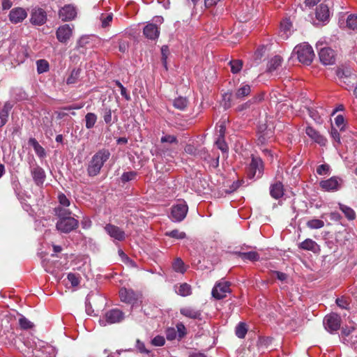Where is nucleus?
<instances>
[{"label":"nucleus","mask_w":357,"mask_h":357,"mask_svg":"<svg viewBox=\"0 0 357 357\" xmlns=\"http://www.w3.org/2000/svg\"><path fill=\"white\" fill-rule=\"evenodd\" d=\"M316 18L320 22H326L330 15L329 8L327 5L321 3L316 9Z\"/></svg>","instance_id":"obj_23"},{"label":"nucleus","mask_w":357,"mask_h":357,"mask_svg":"<svg viewBox=\"0 0 357 357\" xmlns=\"http://www.w3.org/2000/svg\"><path fill=\"white\" fill-rule=\"evenodd\" d=\"M317 173L319 175H326L330 174V166L327 164H323L318 166Z\"/></svg>","instance_id":"obj_46"},{"label":"nucleus","mask_w":357,"mask_h":357,"mask_svg":"<svg viewBox=\"0 0 357 357\" xmlns=\"http://www.w3.org/2000/svg\"><path fill=\"white\" fill-rule=\"evenodd\" d=\"M112 18H113L112 13H109V14H106V15L102 14L101 17H100L102 26L105 28V27H107V26H109V23L112 20Z\"/></svg>","instance_id":"obj_45"},{"label":"nucleus","mask_w":357,"mask_h":357,"mask_svg":"<svg viewBox=\"0 0 357 357\" xmlns=\"http://www.w3.org/2000/svg\"><path fill=\"white\" fill-rule=\"evenodd\" d=\"M61 251V247H42V249L38 252V255L43 259V261H49L50 257H54L55 254Z\"/></svg>","instance_id":"obj_20"},{"label":"nucleus","mask_w":357,"mask_h":357,"mask_svg":"<svg viewBox=\"0 0 357 357\" xmlns=\"http://www.w3.org/2000/svg\"><path fill=\"white\" fill-rule=\"evenodd\" d=\"M336 75L342 86L355 89L357 86V74L352 73L349 68H338Z\"/></svg>","instance_id":"obj_3"},{"label":"nucleus","mask_w":357,"mask_h":357,"mask_svg":"<svg viewBox=\"0 0 357 357\" xmlns=\"http://www.w3.org/2000/svg\"><path fill=\"white\" fill-rule=\"evenodd\" d=\"M75 268L79 271H86L90 267V259L86 255L76 257L73 261Z\"/></svg>","instance_id":"obj_22"},{"label":"nucleus","mask_w":357,"mask_h":357,"mask_svg":"<svg viewBox=\"0 0 357 357\" xmlns=\"http://www.w3.org/2000/svg\"><path fill=\"white\" fill-rule=\"evenodd\" d=\"M320 61L324 65H332L335 63L334 51L329 47L321 48L319 52Z\"/></svg>","instance_id":"obj_16"},{"label":"nucleus","mask_w":357,"mask_h":357,"mask_svg":"<svg viewBox=\"0 0 357 357\" xmlns=\"http://www.w3.org/2000/svg\"><path fill=\"white\" fill-rule=\"evenodd\" d=\"M339 208L348 220H352L356 218L355 211L349 206L340 203Z\"/></svg>","instance_id":"obj_31"},{"label":"nucleus","mask_w":357,"mask_h":357,"mask_svg":"<svg viewBox=\"0 0 357 357\" xmlns=\"http://www.w3.org/2000/svg\"><path fill=\"white\" fill-rule=\"evenodd\" d=\"M119 48L121 52H125L128 48V43L124 40L120 41Z\"/></svg>","instance_id":"obj_64"},{"label":"nucleus","mask_w":357,"mask_h":357,"mask_svg":"<svg viewBox=\"0 0 357 357\" xmlns=\"http://www.w3.org/2000/svg\"><path fill=\"white\" fill-rule=\"evenodd\" d=\"M342 180L337 176H332L328 179L320 181L319 185L324 191H337L340 189Z\"/></svg>","instance_id":"obj_11"},{"label":"nucleus","mask_w":357,"mask_h":357,"mask_svg":"<svg viewBox=\"0 0 357 357\" xmlns=\"http://www.w3.org/2000/svg\"><path fill=\"white\" fill-rule=\"evenodd\" d=\"M344 119L342 115H337L335 119V125L342 130L344 128Z\"/></svg>","instance_id":"obj_60"},{"label":"nucleus","mask_w":357,"mask_h":357,"mask_svg":"<svg viewBox=\"0 0 357 357\" xmlns=\"http://www.w3.org/2000/svg\"><path fill=\"white\" fill-rule=\"evenodd\" d=\"M165 343V340L163 336L157 335L152 340L151 344L155 347L163 346Z\"/></svg>","instance_id":"obj_48"},{"label":"nucleus","mask_w":357,"mask_h":357,"mask_svg":"<svg viewBox=\"0 0 357 357\" xmlns=\"http://www.w3.org/2000/svg\"><path fill=\"white\" fill-rule=\"evenodd\" d=\"M282 59L280 56H275L272 58L268 63V70L269 72H273L278 69V68L281 65Z\"/></svg>","instance_id":"obj_30"},{"label":"nucleus","mask_w":357,"mask_h":357,"mask_svg":"<svg viewBox=\"0 0 357 357\" xmlns=\"http://www.w3.org/2000/svg\"><path fill=\"white\" fill-rule=\"evenodd\" d=\"M251 92V88L249 84H242L236 91L234 95L231 96L232 102L237 100H242L244 98L250 95ZM234 104V102H233Z\"/></svg>","instance_id":"obj_18"},{"label":"nucleus","mask_w":357,"mask_h":357,"mask_svg":"<svg viewBox=\"0 0 357 357\" xmlns=\"http://www.w3.org/2000/svg\"><path fill=\"white\" fill-rule=\"evenodd\" d=\"M270 194L275 199L282 197L284 195L283 185L280 182H276L270 187Z\"/></svg>","instance_id":"obj_27"},{"label":"nucleus","mask_w":357,"mask_h":357,"mask_svg":"<svg viewBox=\"0 0 357 357\" xmlns=\"http://www.w3.org/2000/svg\"><path fill=\"white\" fill-rule=\"evenodd\" d=\"M336 304L342 309H347L349 307L348 301L342 297L336 299Z\"/></svg>","instance_id":"obj_56"},{"label":"nucleus","mask_w":357,"mask_h":357,"mask_svg":"<svg viewBox=\"0 0 357 357\" xmlns=\"http://www.w3.org/2000/svg\"><path fill=\"white\" fill-rule=\"evenodd\" d=\"M188 207L185 202H180L172 208V218L175 222L182 221L186 216Z\"/></svg>","instance_id":"obj_12"},{"label":"nucleus","mask_w":357,"mask_h":357,"mask_svg":"<svg viewBox=\"0 0 357 357\" xmlns=\"http://www.w3.org/2000/svg\"><path fill=\"white\" fill-rule=\"evenodd\" d=\"M162 143H177L176 137L174 135H166L161 137Z\"/></svg>","instance_id":"obj_52"},{"label":"nucleus","mask_w":357,"mask_h":357,"mask_svg":"<svg viewBox=\"0 0 357 357\" xmlns=\"http://www.w3.org/2000/svg\"><path fill=\"white\" fill-rule=\"evenodd\" d=\"M77 15V9L73 4H66L61 7L58 12L59 17L63 22L75 20Z\"/></svg>","instance_id":"obj_6"},{"label":"nucleus","mask_w":357,"mask_h":357,"mask_svg":"<svg viewBox=\"0 0 357 357\" xmlns=\"http://www.w3.org/2000/svg\"><path fill=\"white\" fill-rule=\"evenodd\" d=\"M293 54L296 55L299 62L305 65H310L314 57L312 47L305 43L296 45L294 49Z\"/></svg>","instance_id":"obj_2"},{"label":"nucleus","mask_w":357,"mask_h":357,"mask_svg":"<svg viewBox=\"0 0 357 357\" xmlns=\"http://www.w3.org/2000/svg\"><path fill=\"white\" fill-rule=\"evenodd\" d=\"M97 121V116L94 113H87L85 116L86 128H92Z\"/></svg>","instance_id":"obj_35"},{"label":"nucleus","mask_w":357,"mask_h":357,"mask_svg":"<svg viewBox=\"0 0 357 357\" xmlns=\"http://www.w3.org/2000/svg\"><path fill=\"white\" fill-rule=\"evenodd\" d=\"M19 324L21 328L24 330L31 329L34 326L31 321L22 315L19 319Z\"/></svg>","instance_id":"obj_39"},{"label":"nucleus","mask_w":357,"mask_h":357,"mask_svg":"<svg viewBox=\"0 0 357 357\" xmlns=\"http://www.w3.org/2000/svg\"><path fill=\"white\" fill-rule=\"evenodd\" d=\"M136 176V173L134 172H128L123 173L121 176V181L123 182H128L129 181L133 180Z\"/></svg>","instance_id":"obj_51"},{"label":"nucleus","mask_w":357,"mask_h":357,"mask_svg":"<svg viewBox=\"0 0 357 357\" xmlns=\"http://www.w3.org/2000/svg\"><path fill=\"white\" fill-rule=\"evenodd\" d=\"M231 70L233 73H238L242 68L243 63L241 60H233L229 62Z\"/></svg>","instance_id":"obj_43"},{"label":"nucleus","mask_w":357,"mask_h":357,"mask_svg":"<svg viewBox=\"0 0 357 357\" xmlns=\"http://www.w3.org/2000/svg\"><path fill=\"white\" fill-rule=\"evenodd\" d=\"M187 105L188 100L183 97H178L174 100V106L181 110H183Z\"/></svg>","instance_id":"obj_41"},{"label":"nucleus","mask_w":357,"mask_h":357,"mask_svg":"<svg viewBox=\"0 0 357 357\" xmlns=\"http://www.w3.org/2000/svg\"><path fill=\"white\" fill-rule=\"evenodd\" d=\"M237 255L242 258L243 259H248L250 261H257L259 259V257L257 252L255 251L248 252H238Z\"/></svg>","instance_id":"obj_34"},{"label":"nucleus","mask_w":357,"mask_h":357,"mask_svg":"<svg viewBox=\"0 0 357 357\" xmlns=\"http://www.w3.org/2000/svg\"><path fill=\"white\" fill-rule=\"evenodd\" d=\"M305 133L311 139L320 146H325L326 144L327 139L312 127L307 126L305 129Z\"/></svg>","instance_id":"obj_19"},{"label":"nucleus","mask_w":357,"mask_h":357,"mask_svg":"<svg viewBox=\"0 0 357 357\" xmlns=\"http://www.w3.org/2000/svg\"><path fill=\"white\" fill-rule=\"evenodd\" d=\"M176 292L181 296H188L192 294L191 286L188 283H182L176 286Z\"/></svg>","instance_id":"obj_29"},{"label":"nucleus","mask_w":357,"mask_h":357,"mask_svg":"<svg viewBox=\"0 0 357 357\" xmlns=\"http://www.w3.org/2000/svg\"><path fill=\"white\" fill-rule=\"evenodd\" d=\"M41 352L43 354L40 357H55L56 354L55 348L49 344L43 346Z\"/></svg>","instance_id":"obj_32"},{"label":"nucleus","mask_w":357,"mask_h":357,"mask_svg":"<svg viewBox=\"0 0 357 357\" xmlns=\"http://www.w3.org/2000/svg\"><path fill=\"white\" fill-rule=\"evenodd\" d=\"M246 325L244 323H239L236 328V335L239 338L245 337L247 333Z\"/></svg>","instance_id":"obj_42"},{"label":"nucleus","mask_w":357,"mask_h":357,"mask_svg":"<svg viewBox=\"0 0 357 357\" xmlns=\"http://www.w3.org/2000/svg\"><path fill=\"white\" fill-rule=\"evenodd\" d=\"M173 269L178 273H184L185 271V268L183 261L180 258H177L173 262L172 264Z\"/></svg>","instance_id":"obj_36"},{"label":"nucleus","mask_w":357,"mask_h":357,"mask_svg":"<svg viewBox=\"0 0 357 357\" xmlns=\"http://www.w3.org/2000/svg\"><path fill=\"white\" fill-rule=\"evenodd\" d=\"M215 144L222 152H227L228 150L227 145L224 141V138L218 137L215 141Z\"/></svg>","instance_id":"obj_50"},{"label":"nucleus","mask_w":357,"mask_h":357,"mask_svg":"<svg viewBox=\"0 0 357 357\" xmlns=\"http://www.w3.org/2000/svg\"><path fill=\"white\" fill-rule=\"evenodd\" d=\"M105 230L110 236V237L116 240L123 241L126 238L125 232L121 229L114 225H106L105 227Z\"/></svg>","instance_id":"obj_17"},{"label":"nucleus","mask_w":357,"mask_h":357,"mask_svg":"<svg viewBox=\"0 0 357 357\" xmlns=\"http://www.w3.org/2000/svg\"><path fill=\"white\" fill-rule=\"evenodd\" d=\"M30 22L34 26H42L47 22L46 11L41 8H33L30 13Z\"/></svg>","instance_id":"obj_5"},{"label":"nucleus","mask_w":357,"mask_h":357,"mask_svg":"<svg viewBox=\"0 0 357 357\" xmlns=\"http://www.w3.org/2000/svg\"><path fill=\"white\" fill-rule=\"evenodd\" d=\"M291 22L288 19H284L280 22L279 36L282 39L286 40L291 34Z\"/></svg>","instance_id":"obj_21"},{"label":"nucleus","mask_w":357,"mask_h":357,"mask_svg":"<svg viewBox=\"0 0 357 357\" xmlns=\"http://www.w3.org/2000/svg\"><path fill=\"white\" fill-rule=\"evenodd\" d=\"M31 175L33 181L37 185H41L43 183L45 174V172L41 167L36 166V167L33 168V169H31Z\"/></svg>","instance_id":"obj_26"},{"label":"nucleus","mask_w":357,"mask_h":357,"mask_svg":"<svg viewBox=\"0 0 357 357\" xmlns=\"http://www.w3.org/2000/svg\"><path fill=\"white\" fill-rule=\"evenodd\" d=\"M162 52V59L163 61V64L165 67L167 68V52H168V47L167 46H162L161 48Z\"/></svg>","instance_id":"obj_61"},{"label":"nucleus","mask_w":357,"mask_h":357,"mask_svg":"<svg viewBox=\"0 0 357 357\" xmlns=\"http://www.w3.org/2000/svg\"><path fill=\"white\" fill-rule=\"evenodd\" d=\"M80 74V70L79 69H74L72 70L70 76L68 77L66 80V83L68 84H73L77 82V81L79 79Z\"/></svg>","instance_id":"obj_40"},{"label":"nucleus","mask_w":357,"mask_h":357,"mask_svg":"<svg viewBox=\"0 0 357 357\" xmlns=\"http://www.w3.org/2000/svg\"><path fill=\"white\" fill-rule=\"evenodd\" d=\"M78 221L72 217H67L66 218L60 219L56 223V228L58 230L68 233L77 227Z\"/></svg>","instance_id":"obj_13"},{"label":"nucleus","mask_w":357,"mask_h":357,"mask_svg":"<svg viewBox=\"0 0 357 357\" xmlns=\"http://www.w3.org/2000/svg\"><path fill=\"white\" fill-rule=\"evenodd\" d=\"M55 213L59 217L60 219L70 217V215L71 214V212L68 209H65L61 207L56 208Z\"/></svg>","instance_id":"obj_44"},{"label":"nucleus","mask_w":357,"mask_h":357,"mask_svg":"<svg viewBox=\"0 0 357 357\" xmlns=\"http://www.w3.org/2000/svg\"><path fill=\"white\" fill-rule=\"evenodd\" d=\"M229 292V284L228 282H220L215 284L212 289V296L216 299H222L227 296Z\"/></svg>","instance_id":"obj_14"},{"label":"nucleus","mask_w":357,"mask_h":357,"mask_svg":"<svg viewBox=\"0 0 357 357\" xmlns=\"http://www.w3.org/2000/svg\"><path fill=\"white\" fill-rule=\"evenodd\" d=\"M182 315L193 319H201V312L191 307H184L180 309Z\"/></svg>","instance_id":"obj_25"},{"label":"nucleus","mask_w":357,"mask_h":357,"mask_svg":"<svg viewBox=\"0 0 357 357\" xmlns=\"http://www.w3.org/2000/svg\"><path fill=\"white\" fill-rule=\"evenodd\" d=\"M121 301L123 303L134 305L142 302V294L139 291H134L131 289L121 288L119 291Z\"/></svg>","instance_id":"obj_4"},{"label":"nucleus","mask_w":357,"mask_h":357,"mask_svg":"<svg viewBox=\"0 0 357 357\" xmlns=\"http://www.w3.org/2000/svg\"><path fill=\"white\" fill-rule=\"evenodd\" d=\"M110 155L109 151L105 149H102L96 153L88 165V174L90 176H95L98 175L104 163L109 158Z\"/></svg>","instance_id":"obj_1"},{"label":"nucleus","mask_w":357,"mask_h":357,"mask_svg":"<svg viewBox=\"0 0 357 357\" xmlns=\"http://www.w3.org/2000/svg\"><path fill=\"white\" fill-rule=\"evenodd\" d=\"M37 71L39 74L47 72L49 70V63L46 60L40 59L36 62Z\"/></svg>","instance_id":"obj_38"},{"label":"nucleus","mask_w":357,"mask_h":357,"mask_svg":"<svg viewBox=\"0 0 357 357\" xmlns=\"http://www.w3.org/2000/svg\"><path fill=\"white\" fill-rule=\"evenodd\" d=\"M13 6L11 0H1V7L3 10H9Z\"/></svg>","instance_id":"obj_62"},{"label":"nucleus","mask_w":357,"mask_h":357,"mask_svg":"<svg viewBox=\"0 0 357 357\" xmlns=\"http://www.w3.org/2000/svg\"><path fill=\"white\" fill-rule=\"evenodd\" d=\"M306 226L311 229H318L324 227V222L319 219H311L306 222Z\"/></svg>","instance_id":"obj_33"},{"label":"nucleus","mask_w":357,"mask_h":357,"mask_svg":"<svg viewBox=\"0 0 357 357\" xmlns=\"http://www.w3.org/2000/svg\"><path fill=\"white\" fill-rule=\"evenodd\" d=\"M176 333H178V338L181 339L186 333V329L185 326L182 323H179L176 325Z\"/></svg>","instance_id":"obj_53"},{"label":"nucleus","mask_w":357,"mask_h":357,"mask_svg":"<svg viewBox=\"0 0 357 357\" xmlns=\"http://www.w3.org/2000/svg\"><path fill=\"white\" fill-rule=\"evenodd\" d=\"M331 135L335 141H336L337 143H340V133L338 132V131L336 129L332 128Z\"/></svg>","instance_id":"obj_63"},{"label":"nucleus","mask_w":357,"mask_h":357,"mask_svg":"<svg viewBox=\"0 0 357 357\" xmlns=\"http://www.w3.org/2000/svg\"><path fill=\"white\" fill-rule=\"evenodd\" d=\"M58 199L61 205L63 206H70V201L64 194H59Z\"/></svg>","instance_id":"obj_57"},{"label":"nucleus","mask_w":357,"mask_h":357,"mask_svg":"<svg viewBox=\"0 0 357 357\" xmlns=\"http://www.w3.org/2000/svg\"><path fill=\"white\" fill-rule=\"evenodd\" d=\"M74 26L65 24L59 26L56 31L57 40L61 43H66L72 37Z\"/></svg>","instance_id":"obj_9"},{"label":"nucleus","mask_w":357,"mask_h":357,"mask_svg":"<svg viewBox=\"0 0 357 357\" xmlns=\"http://www.w3.org/2000/svg\"><path fill=\"white\" fill-rule=\"evenodd\" d=\"M67 278L73 287H77L79 283V278L75 273H68Z\"/></svg>","instance_id":"obj_49"},{"label":"nucleus","mask_w":357,"mask_h":357,"mask_svg":"<svg viewBox=\"0 0 357 357\" xmlns=\"http://www.w3.org/2000/svg\"><path fill=\"white\" fill-rule=\"evenodd\" d=\"M27 17L26 10L21 7L13 8L8 15L9 20L13 24L22 22Z\"/></svg>","instance_id":"obj_15"},{"label":"nucleus","mask_w":357,"mask_h":357,"mask_svg":"<svg viewBox=\"0 0 357 357\" xmlns=\"http://www.w3.org/2000/svg\"><path fill=\"white\" fill-rule=\"evenodd\" d=\"M144 36L151 40H154L158 38L160 31L158 27L154 24H148L144 28Z\"/></svg>","instance_id":"obj_24"},{"label":"nucleus","mask_w":357,"mask_h":357,"mask_svg":"<svg viewBox=\"0 0 357 357\" xmlns=\"http://www.w3.org/2000/svg\"><path fill=\"white\" fill-rule=\"evenodd\" d=\"M341 324V318L340 317L335 314L331 313L326 315L324 319V326L325 329L330 332L333 333L339 330Z\"/></svg>","instance_id":"obj_7"},{"label":"nucleus","mask_w":357,"mask_h":357,"mask_svg":"<svg viewBox=\"0 0 357 357\" xmlns=\"http://www.w3.org/2000/svg\"><path fill=\"white\" fill-rule=\"evenodd\" d=\"M167 235L170 237L175 238L177 239H182L185 237V234L184 232L179 231L178 230H176V229L172 230L169 232H167Z\"/></svg>","instance_id":"obj_47"},{"label":"nucleus","mask_w":357,"mask_h":357,"mask_svg":"<svg viewBox=\"0 0 357 357\" xmlns=\"http://www.w3.org/2000/svg\"><path fill=\"white\" fill-rule=\"evenodd\" d=\"M263 173V162L261 158L252 157L248 169L250 178H260Z\"/></svg>","instance_id":"obj_10"},{"label":"nucleus","mask_w":357,"mask_h":357,"mask_svg":"<svg viewBox=\"0 0 357 357\" xmlns=\"http://www.w3.org/2000/svg\"><path fill=\"white\" fill-rule=\"evenodd\" d=\"M347 26L348 28L355 30L357 29V15L351 14L347 18Z\"/></svg>","instance_id":"obj_37"},{"label":"nucleus","mask_w":357,"mask_h":357,"mask_svg":"<svg viewBox=\"0 0 357 357\" xmlns=\"http://www.w3.org/2000/svg\"><path fill=\"white\" fill-rule=\"evenodd\" d=\"M103 119H104L105 122L107 124H111L112 123V111H111L110 109L105 108L104 109Z\"/></svg>","instance_id":"obj_54"},{"label":"nucleus","mask_w":357,"mask_h":357,"mask_svg":"<svg viewBox=\"0 0 357 357\" xmlns=\"http://www.w3.org/2000/svg\"><path fill=\"white\" fill-rule=\"evenodd\" d=\"M12 107H13L12 104L9 102H6L4 104L2 109L0 111V113L8 116L9 112H10V109H12Z\"/></svg>","instance_id":"obj_58"},{"label":"nucleus","mask_w":357,"mask_h":357,"mask_svg":"<svg viewBox=\"0 0 357 357\" xmlns=\"http://www.w3.org/2000/svg\"><path fill=\"white\" fill-rule=\"evenodd\" d=\"M136 347L142 354H149V351L146 349L144 344L140 340H137L136 342Z\"/></svg>","instance_id":"obj_59"},{"label":"nucleus","mask_w":357,"mask_h":357,"mask_svg":"<svg viewBox=\"0 0 357 357\" xmlns=\"http://www.w3.org/2000/svg\"><path fill=\"white\" fill-rule=\"evenodd\" d=\"M124 319L123 312L119 309H112L107 312L105 314V319L100 320L102 326H106L107 324H112L121 321Z\"/></svg>","instance_id":"obj_8"},{"label":"nucleus","mask_w":357,"mask_h":357,"mask_svg":"<svg viewBox=\"0 0 357 357\" xmlns=\"http://www.w3.org/2000/svg\"><path fill=\"white\" fill-rule=\"evenodd\" d=\"M29 144L32 146L36 153L40 158H44L46 155L45 149L39 144L35 138L29 139Z\"/></svg>","instance_id":"obj_28"},{"label":"nucleus","mask_w":357,"mask_h":357,"mask_svg":"<svg viewBox=\"0 0 357 357\" xmlns=\"http://www.w3.org/2000/svg\"><path fill=\"white\" fill-rule=\"evenodd\" d=\"M176 331L174 328H169L166 331V337L168 340H173L176 337Z\"/></svg>","instance_id":"obj_55"}]
</instances>
